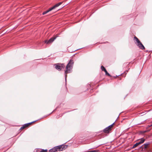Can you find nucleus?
I'll return each mask as SVG.
<instances>
[{
	"label": "nucleus",
	"instance_id": "19",
	"mask_svg": "<svg viewBox=\"0 0 152 152\" xmlns=\"http://www.w3.org/2000/svg\"><path fill=\"white\" fill-rule=\"evenodd\" d=\"M135 147H136L134 145L132 147V148H134Z\"/></svg>",
	"mask_w": 152,
	"mask_h": 152
},
{
	"label": "nucleus",
	"instance_id": "1",
	"mask_svg": "<svg viewBox=\"0 0 152 152\" xmlns=\"http://www.w3.org/2000/svg\"><path fill=\"white\" fill-rule=\"evenodd\" d=\"M73 63L74 62L73 60H71L66 66V70L64 72L65 81L66 82L67 74L71 72V69L72 68Z\"/></svg>",
	"mask_w": 152,
	"mask_h": 152
},
{
	"label": "nucleus",
	"instance_id": "9",
	"mask_svg": "<svg viewBox=\"0 0 152 152\" xmlns=\"http://www.w3.org/2000/svg\"><path fill=\"white\" fill-rule=\"evenodd\" d=\"M57 151V149L55 147L49 150V152H55Z\"/></svg>",
	"mask_w": 152,
	"mask_h": 152
},
{
	"label": "nucleus",
	"instance_id": "17",
	"mask_svg": "<svg viewBox=\"0 0 152 152\" xmlns=\"http://www.w3.org/2000/svg\"><path fill=\"white\" fill-rule=\"evenodd\" d=\"M151 126H152V123H151V124H149L148 125V126L149 127H151Z\"/></svg>",
	"mask_w": 152,
	"mask_h": 152
},
{
	"label": "nucleus",
	"instance_id": "14",
	"mask_svg": "<svg viewBox=\"0 0 152 152\" xmlns=\"http://www.w3.org/2000/svg\"><path fill=\"white\" fill-rule=\"evenodd\" d=\"M105 75L109 76H111L107 72V71L105 72Z\"/></svg>",
	"mask_w": 152,
	"mask_h": 152
},
{
	"label": "nucleus",
	"instance_id": "2",
	"mask_svg": "<svg viewBox=\"0 0 152 152\" xmlns=\"http://www.w3.org/2000/svg\"><path fill=\"white\" fill-rule=\"evenodd\" d=\"M134 39L136 45L140 49L142 50L145 49V48L144 45L136 36L134 37Z\"/></svg>",
	"mask_w": 152,
	"mask_h": 152
},
{
	"label": "nucleus",
	"instance_id": "6",
	"mask_svg": "<svg viewBox=\"0 0 152 152\" xmlns=\"http://www.w3.org/2000/svg\"><path fill=\"white\" fill-rule=\"evenodd\" d=\"M114 122L113 123V124H111V125L109 126L105 129H104L103 131L104 133H108L109 132V130L111 129V128L113 127V125L114 124Z\"/></svg>",
	"mask_w": 152,
	"mask_h": 152
},
{
	"label": "nucleus",
	"instance_id": "7",
	"mask_svg": "<svg viewBox=\"0 0 152 152\" xmlns=\"http://www.w3.org/2000/svg\"><path fill=\"white\" fill-rule=\"evenodd\" d=\"M150 144L149 142H148L147 143L144 144L143 145L140 146V148L142 149V150H145V149L147 148L148 146Z\"/></svg>",
	"mask_w": 152,
	"mask_h": 152
},
{
	"label": "nucleus",
	"instance_id": "12",
	"mask_svg": "<svg viewBox=\"0 0 152 152\" xmlns=\"http://www.w3.org/2000/svg\"><path fill=\"white\" fill-rule=\"evenodd\" d=\"M145 141V139L143 138H141L140 141L138 142L139 145L143 143Z\"/></svg>",
	"mask_w": 152,
	"mask_h": 152
},
{
	"label": "nucleus",
	"instance_id": "8",
	"mask_svg": "<svg viewBox=\"0 0 152 152\" xmlns=\"http://www.w3.org/2000/svg\"><path fill=\"white\" fill-rule=\"evenodd\" d=\"M62 2H60L57 4H56L55 5H54L53 6L51 7V9L52 10L54 9L56 7H58L59 6H60V5H61L62 4Z\"/></svg>",
	"mask_w": 152,
	"mask_h": 152
},
{
	"label": "nucleus",
	"instance_id": "18",
	"mask_svg": "<svg viewBox=\"0 0 152 152\" xmlns=\"http://www.w3.org/2000/svg\"><path fill=\"white\" fill-rule=\"evenodd\" d=\"M24 128H25V127L24 125H23V126L21 127L20 129H24Z\"/></svg>",
	"mask_w": 152,
	"mask_h": 152
},
{
	"label": "nucleus",
	"instance_id": "3",
	"mask_svg": "<svg viewBox=\"0 0 152 152\" xmlns=\"http://www.w3.org/2000/svg\"><path fill=\"white\" fill-rule=\"evenodd\" d=\"M55 68L59 71L61 70L62 69H64L65 66L63 64L57 63L54 65Z\"/></svg>",
	"mask_w": 152,
	"mask_h": 152
},
{
	"label": "nucleus",
	"instance_id": "16",
	"mask_svg": "<svg viewBox=\"0 0 152 152\" xmlns=\"http://www.w3.org/2000/svg\"><path fill=\"white\" fill-rule=\"evenodd\" d=\"M138 145H139V144L138 143V142H137L134 145H135V146L136 147Z\"/></svg>",
	"mask_w": 152,
	"mask_h": 152
},
{
	"label": "nucleus",
	"instance_id": "10",
	"mask_svg": "<svg viewBox=\"0 0 152 152\" xmlns=\"http://www.w3.org/2000/svg\"><path fill=\"white\" fill-rule=\"evenodd\" d=\"M37 121V120L33 121V122H30V123H28L24 124V125L25 126V127L26 128V127L28 126L29 125L31 124L32 123L34 122H36Z\"/></svg>",
	"mask_w": 152,
	"mask_h": 152
},
{
	"label": "nucleus",
	"instance_id": "13",
	"mask_svg": "<svg viewBox=\"0 0 152 152\" xmlns=\"http://www.w3.org/2000/svg\"><path fill=\"white\" fill-rule=\"evenodd\" d=\"M101 69L102 71H104V72L107 71L105 67L102 66H101Z\"/></svg>",
	"mask_w": 152,
	"mask_h": 152
},
{
	"label": "nucleus",
	"instance_id": "4",
	"mask_svg": "<svg viewBox=\"0 0 152 152\" xmlns=\"http://www.w3.org/2000/svg\"><path fill=\"white\" fill-rule=\"evenodd\" d=\"M67 145H59L58 146H55L57 149V151H62L65 150L67 148Z\"/></svg>",
	"mask_w": 152,
	"mask_h": 152
},
{
	"label": "nucleus",
	"instance_id": "11",
	"mask_svg": "<svg viewBox=\"0 0 152 152\" xmlns=\"http://www.w3.org/2000/svg\"><path fill=\"white\" fill-rule=\"evenodd\" d=\"M52 10V9L50 8H49V9L48 10H47L45 12H43L42 13V15H44L46 14L47 13H48L49 12L51 11Z\"/></svg>",
	"mask_w": 152,
	"mask_h": 152
},
{
	"label": "nucleus",
	"instance_id": "15",
	"mask_svg": "<svg viewBox=\"0 0 152 152\" xmlns=\"http://www.w3.org/2000/svg\"><path fill=\"white\" fill-rule=\"evenodd\" d=\"M47 150L42 149L40 152H47Z\"/></svg>",
	"mask_w": 152,
	"mask_h": 152
},
{
	"label": "nucleus",
	"instance_id": "5",
	"mask_svg": "<svg viewBox=\"0 0 152 152\" xmlns=\"http://www.w3.org/2000/svg\"><path fill=\"white\" fill-rule=\"evenodd\" d=\"M56 37H52L49 40H46L45 41V43L47 44H48L52 43L55 39H56Z\"/></svg>",
	"mask_w": 152,
	"mask_h": 152
}]
</instances>
